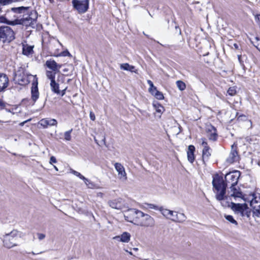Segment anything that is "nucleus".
Here are the masks:
<instances>
[{
    "instance_id": "f257e3e1",
    "label": "nucleus",
    "mask_w": 260,
    "mask_h": 260,
    "mask_svg": "<svg viewBox=\"0 0 260 260\" xmlns=\"http://www.w3.org/2000/svg\"><path fill=\"white\" fill-rule=\"evenodd\" d=\"M213 191L215 199L220 202L223 207H229L233 201L241 200L245 201L246 197L244 196L241 189L237 186H231L230 191L226 195V185L225 184L223 178L216 175L213 177L212 180Z\"/></svg>"
},
{
    "instance_id": "f03ea898",
    "label": "nucleus",
    "mask_w": 260,
    "mask_h": 260,
    "mask_svg": "<svg viewBox=\"0 0 260 260\" xmlns=\"http://www.w3.org/2000/svg\"><path fill=\"white\" fill-rule=\"evenodd\" d=\"M128 215L135 217L134 220L136 224L145 228H152L154 226L155 222L154 219L148 214L136 209H129L127 213Z\"/></svg>"
},
{
    "instance_id": "7ed1b4c3",
    "label": "nucleus",
    "mask_w": 260,
    "mask_h": 260,
    "mask_svg": "<svg viewBox=\"0 0 260 260\" xmlns=\"http://www.w3.org/2000/svg\"><path fill=\"white\" fill-rule=\"evenodd\" d=\"M159 210L167 218L175 222H182L186 219V217L182 213H178L169 209H164L162 207H160Z\"/></svg>"
},
{
    "instance_id": "20e7f679",
    "label": "nucleus",
    "mask_w": 260,
    "mask_h": 260,
    "mask_svg": "<svg viewBox=\"0 0 260 260\" xmlns=\"http://www.w3.org/2000/svg\"><path fill=\"white\" fill-rule=\"evenodd\" d=\"M245 202L250 203L254 212L260 215V193H254L246 197Z\"/></svg>"
},
{
    "instance_id": "39448f33",
    "label": "nucleus",
    "mask_w": 260,
    "mask_h": 260,
    "mask_svg": "<svg viewBox=\"0 0 260 260\" xmlns=\"http://www.w3.org/2000/svg\"><path fill=\"white\" fill-rule=\"evenodd\" d=\"M18 235L17 231L13 230L9 234H6L3 237L4 246L7 248H11L17 246L16 240Z\"/></svg>"
},
{
    "instance_id": "423d86ee",
    "label": "nucleus",
    "mask_w": 260,
    "mask_h": 260,
    "mask_svg": "<svg viewBox=\"0 0 260 260\" xmlns=\"http://www.w3.org/2000/svg\"><path fill=\"white\" fill-rule=\"evenodd\" d=\"M233 211L237 214L242 217H248L250 214V211L246 203L236 204L232 202L230 207Z\"/></svg>"
},
{
    "instance_id": "0eeeda50",
    "label": "nucleus",
    "mask_w": 260,
    "mask_h": 260,
    "mask_svg": "<svg viewBox=\"0 0 260 260\" xmlns=\"http://www.w3.org/2000/svg\"><path fill=\"white\" fill-rule=\"evenodd\" d=\"M15 38L13 30L9 26L0 27V41L3 43H9Z\"/></svg>"
},
{
    "instance_id": "6e6552de",
    "label": "nucleus",
    "mask_w": 260,
    "mask_h": 260,
    "mask_svg": "<svg viewBox=\"0 0 260 260\" xmlns=\"http://www.w3.org/2000/svg\"><path fill=\"white\" fill-rule=\"evenodd\" d=\"M240 176V172L238 171L227 173L225 176L224 183L226 185H230L231 186H235L237 185L239 178Z\"/></svg>"
},
{
    "instance_id": "1a4fd4ad",
    "label": "nucleus",
    "mask_w": 260,
    "mask_h": 260,
    "mask_svg": "<svg viewBox=\"0 0 260 260\" xmlns=\"http://www.w3.org/2000/svg\"><path fill=\"white\" fill-rule=\"evenodd\" d=\"M28 77L23 69H20L15 73L14 80L19 85H25L29 82Z\"/></svg>"
},
{
    "instance_id": "9d476101",
    "label": "nucleus",
    "mask_w": 260,
    "mask_h": 260,
    "mask_svg": "<svg viewBox=\"0 0 260 260\" xmlns=\"http://www.w3.org/2000/svg\"><path fill=\"white\" fill-rule=\"evenodd\" d=\"M89 0H73L75 8L80 13H85L88 9Z\"/></svg>"
},
{
    "instance_id": "9b49d317",
    "label": "nucleus",
    "mask_w": 260,
    "mask_h": 260,
    "mask_svg": "<svg viewBox=\"0 0 260 260\" xmlns=\"http://www.w3.org/2000/svg\"><path fill=\"white\" fill-rule=\"evenodd\" d=\"M237 144L234 143L231 146V151L229 157L226 159V161L229 164H232L239 159V155L237 151Z\"/></svg>"
},
{
    "instance_id": "f8f14e48",
    "label": "nucleus",
    "mask_w": 260,
    "mask_h": 260,
    "mask_svg": "<svg viewBox=\"0 0 260 260\" xmlns=\"http://www.w3.org/2000/svg\"><path fill=\"white\" fill-rule=\"evenodd\" d=\"M34 79L32 83V86L31 89V99L34 102H36L38 100L39 96V93L38 91V79L36 77V75L33 77Z\"/></svg>"
},
{
    "instance_id": "ddd939ff",
    "label": "nucleus",
    "mask_w": 260,
    "mask_h": 260,
    "mask_svg": "<svg viewBox=\"0 0 260 260\" xmlns=\"http://www.w3.org/2000/svg\"><path fill=\"white\" fill-rule=\"evenodd\" d=\"M114 168L118 173V177L120 179L125 181L127 180V175L123 166L119 162L114 164Z\"/></svg>"
},
{
    "instance_id": "4468645a",
    "label": "nucleus",
    "mask_w": 260,
    "mask_h": 260,
    "mask_svg": "<svg viewBox=\"0 0 260 260\" xmlns=\"http://www.w3.org/2000/svg\"><path fill=\"white\" fill-rule=\"evenodd\" d=\"M108 204L111 208L117 210H122L124 207L123 200L121 198L110 200L108 202Z\"/></svg>"
},
{
    "instance_id": "2eb2a0df",
    "label": "nucleus",
    "mask_w": 260,
    "mask_h": 260,
    "mask_svg": "<svg viewBox=\"0 0 260 260\" xmlns=\"http://www.w3.org/2000/svg\"><path fill=\"white\" fill-rule=\"evenodd\" d=\"M202 145L203 147L202 157L204 161L208 160L211 155L210 149L205 139H202Z\"/></svg>"
},
{
    "instance_id": "dca6fc26",
    "label": "nucleus",
    "mask_w": 260,
    "mask_h": 260,
    "mask_svg": "<svg viewBox=\"0 0 260 260\" xmlns=\"http://www.w3.org/2000/svg\"><path fill=\"white\" fill-rule=\"evenodd\" d=\"M131 234L126 232L122 233L120 235L115 236L113 238L114 240L117 242H121L122 243H128L131 240Z\"/></svg>"
},
{
    "instance_id": "f3484780",
    "label": "nucleus",
    "mask_w": 260,
    "mask_h": 260,
    "mask_svg": "<svg viewBox=\"0 0 260 260\" xmlns=\"http://www.w3.org/2000/svg\"><path fill=\"white\" fill-rule=\"evenodd\" d=\"M39 124L46 128L48 126H56L57 122L55 119L44 118L39 121Z\"/></svg>"
},
{
    "instance_id": "a211bd4d",
    "label": "nucleus",
    "mask_w": 260,
    "mask_h": 260,
    "mask_svg": "<svg viewBox=\"0 0 260 260\" xmlns=\"http://www.w3.org/2000/svg\"><path fill=\"white\" fill-rule=\"evenodd\" d=\"M9 84V79L6 75L0 73V92L7 87Z\"/></svg>"
},
{
    "instance_id": "6ab92c4d",
    "label": "nucleus",
    "mask_w": 260,
    "mask_h": 260,
    "mask_svg": "<svg viewBox=\"0 0 260 260\" xmlns=\"http://www.w3.org/2000/svg\"><path fill=\"white\" fill-rule=\"evenodd\" d=\"M46 66L47 68L54 72L58 71L61 67V64L57 63L55 60L52 59L47 60Z\"/></svg>"
},
{
    "instance_id": "aec40b11",
    "label": "nucleus",
    "mask_w": 260,
    "mask_h": 260,
    "mask_svg": "<svg viewBox=\"0 0 260 260\" xmlns=\"http://www.w3.org/2000/svg\"><path fill=\"white\" fill-rule=\"evenodd\" d=\"M207 136L211 140L215 141L217 138L216 128L212 125H209L207 128Z\"/></svg>"
},
{
    "instance_id": "412c9836",
    "label": "nucleus",
    "mask_w": 260,
    "mask_h": 260,
    "mask_svg": "<svg viewBox=\"0 0 260 260\" xmlns=\"http://www.w3.org/2000/svg\"><path fill=\"white\" fill-rule=\"evenodd\" d=\"M195 148L193 145H189L188 148L187 158L189 162L192 163L194 160V152Z\"/></svg>"
},
{
    "instance_id": "4be33fe9",
    "label": "nucleus",
    "mask_w": 260,
    "mask_h": 260,
    "mask_svg": "<svg viewBox=\"0 0 260 260\" xmlns=\"http://www.w3.org/2000/svg\"><path fill=\"white\" fill-rule=\"evenodd\" d=\"M120 69L125 71H128L131 72L137 73V70H135V67L133 66L129 65L128 63H125L120 65Z\"/></svg>"
},
{
    "instance_id": "5701e85b",
    "label": "nucleus",
    "mask_w": 260,
    "mask_h": 260,
    "mask_svg": "<svg viewBox=\"0 0 260 260\" xmlns=\"http://www.w3.org/2000/svg\"><path fill=\"white\" fill-rule=\"evenodd\" d=\"M33 46L27 45H23L22 52L24 55H29L32 53Z\"/></svg>"
},
{
    "instance_id": "b1692460",
    "label": "nucleus",
    "mask_w": 260,
    "mask_h": 260,
    "mask_svg": "<svg viewBox=\"0 0 260 260\" xmlns=\"http://www.w3.org/2000/svg\"><path fill=\"white\" fill-rule=\"evenodd\" d=\"M50 86L52 90L57 93L60 94V90L59 89V84L56 83L55 81H51L50 83Z\"/></svg>"
},
{
    "instance_id": "393cba45",
    "label": "nucleus",
    "mask_w": 260,
    "mask_h": 260,
    "mask_svg": "<svg viewBox=\"0 0 260 260\" xmlns=\"http://www.w3.org/2000/svg\"><path fill=\"white\" fill-rule=\"evenodd\" d=\"M18 20L17 19L13 20V21H11V20H8L5 17H0V22H2V23H6L8 24L14 25L18 24Z\"/></svg>"
},
{
    "instance_id": "a878e982",
    "label": "nucleus",
    "mask_w": 260,
    "mask_h": 260,
    "mask_svg": "<svg viewBox=\"0 0 260 260\" xmlns=\"http://www.w3.org/2000/svg\"><path fill=\"white\" fill-rule=\"evenodd\" d=\"M12 10L16 13H25V12L27 13V11L28 10V8L21 7L13 8Z\"/></svg>"
},
{
    "instance_id": "bb28decb",
    "label": "nucleus",
    "mask_w": 260,
    "mask_h": 260,
    "mask_svg": "<svg viewBox=\"0 0 260 260\" xmlns=\"http://www.w3.org/2000/svg\"><path fill=\"white\" fill-rule=\"evenodd\" d=\"M153 107L155 111L159 113H162L164 111V108L159 103H153Z\"/></svg>"
},
{
    "instance_id": "cd10ccee",
    "label": "nucleus",
    "mask_w": 260,
    "mask_h": 260,
    "mask_svg": "<svg viewBox=\"0 0 260 260\" xmlns=\"http://www.w3.org/2000/svg\"><path fill=\"white\" fill-rule=\"evenodd\" d=\"M176 85L178 89L181 90H184L186 88V85L184 82L181 80H178L176 82Z\"/></svg>"
},
{
    "instance_id": "c85d7f7f",
    "label": "nucleus",
    "mask_w": 260,
    "mask_h": 260,
    "mask_svg": "<svg viewBox=\"0 0 260 260\" xmlns=\"http://www.w3.org/2000/svg\"><path fill=\"white\" fill-rule=\"evenodd\" d=\"M84 181V183L86 185L87 187L88 188H96L97 186L95 184H94L93 182H91L90 180L87 179V181H86L85 180H83Z\"/></svg>"
},
{
    "instance_id": "c756f323",
    "label": "nucleus",
    "mask_w": 260,
    "mask_h": 260,
    "mask_svg": "<svg viewBox=\"0 0 260 260\" xmlns=\"http://www.w3.org/2000/svg\"><path fill=\"white\" fill-rule=\"evenodd\" d=\"M227 93L231 96L235 95L237 93L236 87H230L227 91Z\"/></svg>"
},
{
    "instance_id": "7c9ffc66",
    "label": "nucleus",
    "mask_w": 260,
    "mask_h": 260,
    "mask_svg": "<svg viewBox=\"0 0 260 260\" xmlns=\"http://www.w3.org/2000/svg\"><path fill=\"white\" fill-rule=\"evenodd\" d=\"M225 218L228 220L231 223L237 225L238 224L237 222L234 219L232 215H225Z\"/></svg>"
},
{
    "instance_id": "2f4dec72",
    "label": "nucleus",
    "mask_w": 260,
    "mask_h": 260,
    "mask_svg": "<svg viewBox=\"0 0 260 260\" xmlns=\"http://www.w3.org/2000/svg\"><path fill=\"white\" fill-rule=\"evenodd\" d=\"M72 173L75 176L79 177L80 179L84 180H85L86 181H87V179L84 176H83L81 174H80L79 172L73 170L72 171Z\"/></svg>"
},
{
    "instance_id": "473e14b6",
    "label": "nucleus",
    "mask_w": 260,
    "mask_h": 260,
    "mask_svg": "<svg viewBox=\"0 0 260 260\" xmlns=\"http://www.w3.org/2000/svg\"><path fill=\"white\" fill-rule=\"evenodd\" d=\"M153 95L157 99L159 100H162L164 98V95L162 93V92L158 90L156 91L155 93H154Z\"/></svg>"
},
{
    "instance_id": "72a5a7b5",
    "label": "nucleus",
    "mask_w": 260,
    "mask_h": 260,
    "mask_svg": "<svg viewBox=\"0 0 260 260\" xmlns=\"http://www.w3.org/2000/svg\"><path fill=\"white\" fill-rule=\"evenodd\" d=\"M72 132V129L67 131L64 133V139L66 141H70L71 140V134Z\"/></svg>"
},
{
    "instance_id": "f704fd0d",
    "label": "nucleus",
    "mask_w": 260,
    "mask_h": 260,
    "mask_svg": "<svg viewBox=\"0 0 260 260\" xmlns=\"http://www.w3.org/2000/svg\"><path fill=\"white\" fill-rule=\"evenodd\" d=\"M47 77L51 81H55V74L51 71H47Z\"/></svg>"
},
{
    "instance_id": "c9c22d12",
    "label": "nucleus",
    "mask_w": 260,
    "mask_h": 260,
    "mask_svg": "<svg viewBox=\"0 0 260 260\" xmlns=\"http://www.w3.org/2000/svg\"><path fill=\"white\" fill-rule=\"evenodd\" d=\"M55 56H70V53L68 51H62L60 53L54 54V55Z\"/></svg>"
},
{
    "instance_id": "e433bc0d",
    "label": "nucleus",
    "mask_w": 260,
    "mask_h": 260,
    "mask_svg": "<svg viewBox=\"0 0 260 260\" xmlns=\"http://www.w3.org/2000/svg\"><path fill=\"white\" fill-rule=\"evenodd\" d=\"M147 207L151 209L159 210L160 208H158L156 205L152 204H147Z\"/></svg>"
},
{
    "instance_id": "4c0bfd02",
    "label": "nucleus",
    "mask_w": 260,
    "mask_h": 260,
    "mask_svg": "<svg viewBox=\"0 0 260 260\" xmlns=\"http://www.w3.org/2000/svg\"><path fill=\"white\" fill-rule=\"evenodd\" d=\"M148 90H149V92L152 94V95H153V94L154 93H155L156 91H157V89H156V87L155 86H154L153 88H152V89H151V88H149L148 89Z\"/></svg>"
},
{
    "instance_id": "58836bf2",
    "label": "nucleus",
    "mask_w": 260,
    "mask_h": 260,
    "mask_svg": "<svg viewBox=\"0 0 260 260\" xmlns=\"http://www.w3.org/2000/svg\"><path fill=\"white\" fill-rule=\"evenodd\" d=\"M0 3L5 5L11 3V0H0Z\"/></svg>"
},
{
    "instance_id": "ea45409f",
    "label": "nucleus",
    "mask_w": 260,
    "mask_h": 260,
    "mask_svg": "<svg viewBox=\"0 0 260 260\" xmlns=\"http://www.w3.org/2000/svg\"><path fill=\"white\" fill-rule=\"evenodd\" d=\"M89 116H90V118L91 120L94 121L95 120V116L94 114L92 112L90 111V114H89Z\"/></svg>"
},
{
    "instance_id": "a19ab883",
    "label": "nucleus",
    "mask_w": 260,
    "mask_h": 260,
    "mask_svg": "<svg viewBox=\"0 0 260 260\" xmlns=\"http://www.w3.org/2000/svg\"><path fill=\"white\" fill-rule=\"evenodd\" d=\"M38 237L39 240H41L45 238V235L44 234L38 233Z\"/></svg>"
},
{
    "instance_id": "79ce46f5",
    "label": "nucleus",
    "mask_w": 260,
    "mask_h": 260,
    "mask_svg": "<svg viewBox=\"0 0 260 260\" xmlns=\"http://www.w3.org/2000/svg\"><path fill=\"white\" fill-rule=\"evenodd\" d=\"M56 162H57V161H56L55 157L53 156H52L50 157V164L56 163Z\"/></svg>"
},
{
    "instance_id": "37998d69",
    "label": "nucleus",
    "mask_w": 260,
    "mask_h": 260,
    "mask_svg": "<svg viewBox=\"0 0 260 260\" xmlns=\"http://www.w3.org/2000/svg\"><path fill=\"white\" fill-rule=\"evenodd\" d=\"M147 83L148 84V85H149V88H151V89H152V88H153V87L154 86V85H153V82L150 80H147Z\"/></svg>"
},
{
    "instance_id": "c03bdc74",
    "label": "nucleus",
    "mask_w": 260,
    "mask_h": 260,
    "mask_svg": "<svg viewBox=\"0 0 260 260\" xmlns=\"http://www.w3.org/2000/svg\"><path fill=\"white\" fill-rule=\"evenodd\" d=\"M253 43H254V42ZM254 45L260 51V42L254 43Z\"/></svg>"
},
{
    "instance_id": "a18cd8bd",
    "label": "nucleus",
    "mask_w": 260,
    "mask_h": 260,
    "mask_svg": "<svg viewBox=\"0 0 260 260\" xmlns=\"http://www.w3.org/2000/svg\"><path fill=\"white\" fill-rule=\"evenodd\" d=\"M67 89V87H65L63 89H62L61 91H60V94L61 96H63L66 93V91Z\"/></svg>"
},
{
    "instance_id": "49530a36",
    "label": "nucleus",
    "mask_w": 260,
    "mask_h": 260,
    "mask_svg": "<svg viewBox=\"0 0 260 260\" xmlns=\"http://www.w3.org/2000/svg\"><path fill=\"white\" fill-rule=\"evenodd\" d=\"M33 14H34L35 18H32V19H33V20H35V19L36 18V12H34V13H31V15H33ZM25 19H27V20H28L29 19H32V18H31V17H30V16H28V17H26V18H25Z\"/></svg>"
},
{
    "instance_id": "de8ad7c7",
    "label": "nucleus",
    "mask_w": 260,
    "mask_h": 260,
    "mask_svg": "<svg viewBox=\"0 0 260 260\" xmlns=\"http://www.w3.org/2000/svg\"><path fill=\"white\" fill-rule=\"evenodd\" d=\"M96 196L98 197H100L101 198H103V197H104V194L102 192H98L97 194H96Z\"/></svg>"
},
{
    "instance_id": "09e8293b",
    "label": "nucleus",
    "mask_w": 260,
    "mask_h": 260,
    "mask_svg": "<svg viewBox=\"0 0 260 260\" xmlns=\"http://www.w3.org/2000/svg\"><path fill=\"white\" fill-rule=\"evenodd\" d=\"M30 119H29V120H25V121H24L23 122H22L19 123V125L21 126H23L24 125V124L25 123H26L27 121H30Z\"/></svg>"
},
{
    "instance_id": "8fccbe9b",
    "label": "nucleus",
    "mask_w": 260,
    "mask_h": 260,
    "mask_svg": "<svg viewBox=\"0 0 260 260\" xmlns=\"http://www.w3.org/2000/svg\"><path fill=\"white\" fill-rule=\"evenodd\" d=\"M24 0H11V3L12 2H21L23 1Z\"/></svg>"
},
{
    "instance_id": "3c124183",
    "label": "nucleus",
    "mask_w": 260,
    "mask_h": 260,
    "mask_svg": "<svg viewBox=\"0 0 260 260\" xmlns=\"http://www.w3.org/2000/svg\"><path fill=\"white\" fill-rule=\"evenodd\" d=\"M4 106V103L0 99V107Z\"/></svg>"
},
{
    "instance_id": "603ef678",
    "label": "nucleus",
    "mask_w": 260,
    "mask_h": 260,
    "mask_svg": "<svg viewBox=\"0 0 260 260\" xmlns=\"http://www.w3.org/2000/svg\"><path fill=\"white\" fill-rule=\"evenodd\" d=\"M255 40L256 41V43H259V39L258 37H256L255 38Z\"/></svg>"
},
{
    "instance_id": "864d4df0",
    "label": "nucleus",
    "mask_w": 260,
    "mask_h": 260,
    "mask_svg": "<svg viewBox=\"0 0 260 260\" xmlns=\"http://www.w3.org/2000/svg\"><path fill=\"white\" fill-rule=\"evenodd\" d=\"M6 111L8 112L12 113V114H14V113H13L10 109H6Z\"/></svg>"
},
{
    "instance_id": "5fc2aeb1",
    "label": "nucleus",
    "mask_w": 260,
    "mask_h": 260,
    "mask_svg": "<svg viewBox=\"0 0 260 260\" xmlns=\"http://www.w3.org/2000/svg\"><path fill=\"white\" fill-rule=\"evenodd\" d=\"M127 252H128L130 255H133V253L131 251H128V250H125Z\"/></svg>"
},
{
    "instance_id": "6e6d98bb",
    "label": "nucleus",
    "mask_w": 260,
    "mask_h": 260,
    "mask_svg": "<svg viewBox=\"0 0 260 260\" xmlns=\"http://www.w3.org/2000/svg\"><path fill=\"white\" fill-rule=\"evenodd\" d=\"M53 167L56 171H58V168L55 166H53Z\"/></svg>"
},
{
    "instance_id": "4d7b16f0",
    "label": "nucleus",
    "mask_w": 260,
    "mask_h": 260,
    "mask_svg": "<svg viewBox=\"0 0 260 260\" xmlns=\"http://www.w3.org/2000/svg\"><path fill=\"white\" fill-rule=\"evenodd\" d=\"M234 46L236 48H238V45L236 44H234Z\"/></svg>"
},
{
    "instance_id": "13d9d810",
    "label": "nucleus",
    "mask_w": 260,
    "mask_h": 260,
    "mask_svg": "<svg viewBox=\"0 0 260 260\" xmlns=\"http://www.w3.org/2000/svg\"><path fill=\"white\" fill-rule=\"evenodd\" d=\"M50 3H52L53 2V0H49Z\"/></svg>"
},
{
    "instance_id": "bf43d9fd",
    "label": "nucleus",
    "mask_w": 260,
    "mask_h": 260,
    "mask_svg": "<svg viewBox=\"0 0 260 260\" xmlns=\"http://www.w3.org/2000/svg\"><path fill=\"white\" fill-rule=\"evenodd\" d=\"M134 250H138V248H134Z\"/></svg>"
},
{
    "instance_id": "052dcab7",
    "label": "nucleus",
    "mask_w": 260,
    "mask_h": 260,
    "mask_svg": "<svg viewBox=\"0 0 260 260\" xmlns=\"http://www.w3.org/2000/svg\"><path fill=\"white\" fill-rule=\"evenodd\" d=\"M57 43H58V44H60V45H61V44L59 43V41H57Z\"/></svg>"
},
{
    "instance_id": "680f3d73",
    "label": "nucleus",
    "mask_w": 260,
    "mask_h": 260,
    "mask_svg": "<svg viewBox=\"0 0 260 260\" xmlns=\"http://www.w3.org/2000/svg\"><path fill=\"white\" fill-rule=\"evenodd\" d=\"M124 217L126 218V217H127V216H126L125 215H124Z\"/></svg>"
},
{
    "instance_id": "e2e57ef3",
    "label": "nucleus",
    "mask_w": 260,
    "mask_h": 260,
    "mask_svg": "<svg viewBox=\"0 0 260 260\" xmlns=\"http://www.w3.org/2000/svg\"><path fill=\"white\" fill-rule=\"evenodd\" d=\"M126 220H127V221H130V220H129L128 219H126ZM131 222H132V221H131Z\"/></svg>"
}]
</instances>
